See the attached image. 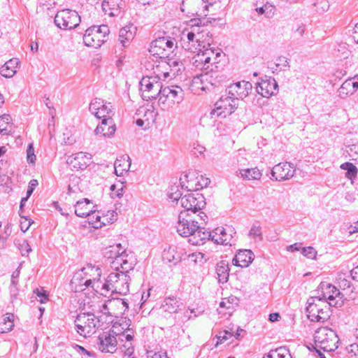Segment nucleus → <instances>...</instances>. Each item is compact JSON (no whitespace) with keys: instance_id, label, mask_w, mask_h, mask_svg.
<instances>
[{"instance_id":"obj_1","label":"nucleus","mask_w":358,"mask_h":358,"mask_svg":"<svg viewBox=\"0 0 358 358\" xmlns=\"http://www.w3.org/2000/svg\"><path fill=\"white\" fill-rule=\"evenodd\" d=\"M209 5L204 0H183L181 11L189 16H197L191 19L189 27L182 31L189 42L209 43V24L215 20V15L209 13Z\"/></svg>"},{"instance_id":"obj_2","label":"nucleus","mask_w":358,"mask_h":358,"mask_svg":"<svg viewBox=\"0 0 358 358\" xmlns=\"http://www.w3.org/2000/svg\"><path fill=\"white\" fill-rule=\"evenodd\" d=\"M122 263L124 264H127V261L124 260L122 257L115 259L113 264L115 265L120 264L122 270L119 271L118 267L116 266L117 270L108 275L106 282L103 285V288L106 291L125 295L129 290L130 278L127 275V268L124 267Z\"/></svg>"},{"instance_id":"obj_3","label":"nucleus","mask_w":358,"mask_h":358,"mask_svg":"<svg viewBox=\"0 0 358 358\" xmlns=\"http://www.w3.org/2000/svg\"><path fill=\"white\" fill-rule=\"evenodd\" d=\"M206 215L203 212L195 213L194 212H181L177 226L178 232L184 236L192 234L199 226L206 222Z\"/></svg>"},{"instance_id":"obj_4","label":"nucleus","mask_w":358,"mask_h":358,"mask_svg":"<svg viewBox=\"0 0 358 358\" xmlns=\"http://www.w3.org/2000/svg\"><path fill=\"white\" fill-rule=\"evenodd\" d=\"M308 317L313 322H324L330 315V306L320 296L311 297L306 308Z\"/></svg>"},{"instance_id":"obj_5","label":"nucleus","mask_w":358,"mask_h":358,"mask_svg":"<svg viewBox=\"0 0 358 358\" xmlns=\"http://www.w3.org/2000/svg\"><path fill=\"white\" fill-rule=\"evenodd\" d=\"M314 341L317 346L327 352L337 349L339 343L336 333L328 327L318 329L315 333Z\"/></svg>"},{"instance_id":"obj_6","label":"nucleus","mask_w":358,"mask_h":358,"mask_svg":"<svg viewBox=\"0 0 358 358\" xmlns=\"http://www.w3.org/2000/svg\"><path fill=\"white\" fill-rule=\"evenodd\" d=\"M108 34L109 29L106 25L91 27L83 36L84 43L87 47L98 48L104 43Z\"/></svg>"},{"instance_id":"obj_7","label":"nucleus","mask_w":358,"mask_h":358,"mask_svg":"<svg viewBox=\"0 0 358 358\" xmlns=\"http://www.w3.org/2000/svg\"><path fill=\"white\" fill-rule=\"evenodd\" d=\"M177 48L175 40L166 37H159L151 43L149 52L154 56L168 57Z\"/></svg>"},{"instance_id":"obj_8","label":"nucleus","mask_w":358,"mask_h":358,"mask_svg":"<svg viewBox=\"0 0 358 358\" xmlns=\"http://www.w3.org/2000/svg\"><path fill=\"white\" fill-rule=\"evenodd\" d=\"M212 38H210L209 43H199V45H203V49H200L193 57V64L194 66L203 71L206 64L208 60H213L216 57H222L220 50H215L210 47Z\"/></svg>"},{"instance_id":"obj_9","label":"nucleus","mask_w":358,"mask_h":358,"mask_svg":"<svg viewBox=\"0 0 358 358\" xmlns=\"http://www.w3.org/2000/svg\"><path fill=\"white\" fill-rule=\"evenodd\" d=\"M99 323V319L94 315L90 313H81L76 320L77 331L83 337H88L94 334Z\"/></svg>"},{"instance_id":"obj_10","label":"nucleus","mask_w":358,"mask_h":358,"mask_svg":"<svg viewBox=\"0 0 358 358\" xmlns=\"http://www.w3.org/2000/svg\"><path fill=\"white\" fill-rule=\"evenodd\" d=\"M140 85L141 96L147 101L156 99L160 95L163 88L159 79L155 76L143 77L140 82Z\"/></svg>"},{"instance_id":"obj_11","label":"nucleus","mask_w":358,"mask_h":358,"mask_svg":"<svg viewBox=\"0 0 358 358\" xmlns=\"http://www.w3.org/2000/svg\"><path fill=\"white\" fill-rule=\"evenodd\" d=\"M209 182L210 180L208 178L196 171L189 172L180 179L181 188L187 192H196L201 189L206 187Z\"/></svg>"},{"instance_id":"obj_12","label":"nucleus","mask_w":358,"mask_h":358,"mask_svg":"<svg viewBox=\"0 0 358 358\" xmlns=\"http://www.w3.org/2000/svg\"><path fill=\"white\" fill-rule=\"evenodd\" d=\"M55 21L60 29H71L79 25L80 17L75 10L66 9L57 13Z\"/></svg>"},{"instance_id":"obj_13","label":"nucleus","mask_w":358,"mask_h":358,"mask_svg":"<svg viewBox=\"0 0 358 358\" xmlns=\"http://www.w3.org/2000/svg\"><path fill=\"white\" fill-rule=\"evenodd\" d=\"M101 278L99 268L88 266L83 268L80 273L73 278L72 282L78 283L79 285H84L85 287L90 286L92 283L98 282Z\"/></svg>"},{"instance_id":"obj_14","label":"nucleus","mask_w":358,"mask_h":358,"mask_svg":"<svg viewBox=\"0 0 358 358\" xmlns=\"http://www.w3.org/2000/svg\"><path fill=\"white\" fill-rule=\"evenodd\" d=\"M117 220V213L114 210H108L106 213L94 210L87 217L90 226L99 229L103 226L113 223Z\"/></svg>"},{"instance_id":"obj_15","label":"nucleus","mask_w":358,"mask_h":358,"mask_svg":"<svg viewBox=\"0 0 358 358\" xmlns=\"http://www.w3.org/2000/svg\"><path fill=\"white\" fill-rule=\"evenodd\" d=\"M183 99V90L178 86L163 87L159 101L165 106H172L180 103Z\"/></svg>"},{"instance_id":"obj_16","label":"nucleus","mask_w":358,"mask_h":358,"mask_svg":"<svg viewBox=\"0 0 358 358\" xmlns=\"http://www.w3.org/2000/svg\"><path fill=\"white\" fill-rule=\"evenodd\" d=\"M181 205L185 208L183 212H194L199 213L205 206L203 196L200 193L188 194L181 198Z\"/></svg>"},{"instance_id":"obj_17","label":"nucleus","mask_w":358,"mask_h":358,"mask_svg":"<svg viewBox=\"0 0 358 358\" xmlns=\"http://www.w3.org/2000/svg\"><path fill=\"white\" fill-rule=\"evenodd\" d=\"M92 162V155L86 152H79L67 157L66 164L73 171L86 169Z\"/></svg>"},{"instance_id":"obj_18","label":"nucleus","mask_w":358,"mask_h":358,"mask_svg":"<svg viewBox=\"0 0 358 358\" xmlns=\"http://www.w3.org/2000/svg\"><path fill=\"white\" fill-rule=\"evenodd\" d=\"M117 327L114 325L108 334H103L99 337V350L106 352H114L117 349Z\"/></svg>"},{"instance_id":"obj_19","label":"nucleus","mask_w":358,"mask_h":358,"mask_svg":"<svg viewBox=\"0 0 358 358\" xmlns=\"http://www.w3.org/2000/svg\"><path fill=\"white\" fill-rule=\"evenodd\" d=\"M237 107L235 99L230 96L222 97L215 103V113L217 116L226 117L231 115Z\"/></svg>"},{"instance_id":"obj_20","label":"nucleus","mask_w":358,"mask_h":358,"mask_svg":"<svg viewBox=\"0 0 358 358\" xmlns=\"http://www.w3.org/2000/svg\"><path fill=\"white\" fill-rule=\"evenodd\" d=\"M252 90V84L245 80H242L231 84L229 87V94L234 99H243L246 98Z\"/></svg>"},{"instance_id":"obj_21","label":"nucleus","mask_w":358,"mask_h":358,"mask_svg":"<svg viewBox=\"0 0 358 358\" xmlns=\"http://www.w3.org/2000/svg\"><path fill=\"white\" fill-rule=\"evenodd\" d=\"M90 110L99 119L112 118L113 110L111 106L103 103L101 99L93 101L90 105Z\"/></svg>"},{"instance_id":"obj_22","label":"nucleus","mask_w":358,"mask_h":358,"mask_svg":"<svg viewBox=\"0 0 358 358\" xmlns=\"http://www.w3.org/2000/svg\"><path fill=\"white\" fill-rule=\"evenodd\" d=\"M257 91L263 97L268 98L278 91V84L274 78H265L258 83Z\"/></svg>"},{"instance_id":"obj_23","label":"nucleus","mask_w":358,"mask_h":358,"mask_svg":"<svg viewBox=\"0 0 358 358\" xmlns=\"http://www.w3.org/2000/svg\"><path fill=\"white\" fill-rule=\"evenodd\" d=\"M294 173V167L287 162L280 163L272 169V176L276 180H287Z\"/></svg>"},{"instance_id":"obj_24","label":"nucleus","mask_w":358,"mask_h":358,"mask_svg":"<svg viewBox=\"0 0 358 358\" xmlns=\"http://www.w3.org/2000/svg\"><path fill=\"white\" fill-rule=\"evenodd\" d=\"M318 292H320L319 296L321 297V299H325L326 301H328L329 306L340 295L339 290L335 286L326 282H322L320 284Z\"/></svg>"},{"instance_id":"obj_25","label":"nucleus","mask_w":358,"mask_h":358,"mask_svg":"<svg viewBox=\"0 0 358 358\" xmlns=\"http://www.w3.org/2000/svg\"><path fill=\"white\" fill-rule=\"evenodd\" d=\"M116 131L115 124L112 118L102 120L101 123L99 124L96 129V135L100 137H110L113 136Z\"/></svg>"},{"instance_id":"obj_26","label":"nucleus","mask_w":358,"mask_h":358,"mask_svg":"<svg viewBox=\"0 0 358 358\" xmlns=\"http://www.w3.org/2000/svg\"><path fill=\"white\" fill-rule=\"evenodd\" d=\"M96 206L92 201L87 199L78 201L75 205V213L81 217H88L93 213Z\"/></svg>"},{"instance_id":"obj_27","label":"nucleus","mask_w":358,"mask_h":358,"mask_svg":"<svg viewBox=\"0 0 358 358\" xmlns=\"http://www.w3.org/2000/svg\"><path fill=\"white\" fill-rule=\"evenodd\" d=\"M210 238L217 244L227 245L232 238V234L222 227H217L210 232Z\"/></svg>"},{"instance_id":"obj_28","label":"nucleus","mask_w":358,"mask_h":358,"mask_svg":"<svg viewBox=\"0 0 358 358\" xmlns=\"http://www.w3.org/2000/svg\"><path fill=\"white\" fill-rule=\"evenodd\" d=\"M254 255L249 250H240L233 259L234 265L241 268L248 267L253 261Z\"/></svg>"},{"instance_id":"obj_29","label":"nucleus","mask_w":358,"mask_h":358,"mask_svg":"<svg viewBox=\"0 0 358 358\" xmlns=\"http://www.w3.org/2000/svg\"><path fill=\"white\" fill-rule=\"evenodd\" d=\"M123 301L119 299H113L108 300L103 305V313L110 316H116L123 307Z\"/></svg>"},{"instance_id":"obj_30","label":"nucleus","mask_w":358,"mask_h":358,"mask_svg":"<svg viewBox=\"0 0 358 358\" xmlns=\"http://www.w3.org/2000/svg\"><path fill=\"white\" fill-rule=\"evenodd\" d=\"M123 6V0H104L102 3L103 11L110 16L119 14Z\"/></svg>"},{"instance_id":"obj_31","label":"nucleus","mask_w":358,"mask_h":358,"mask_svg":"<svg viewBox=\"0 0 358 358\" xmlns=\"http://www.w3.org/2000/svg\"><path fill=\"white\" fill-rule=\"evenodd\" d=\"M131 166V159L128 155L120 156L115 162V173L117 176H123Z\"/></svg>"},{"instance_id":"obj_32","label":"nucleus","mask_w":358,"mask_h":358,"mask_svg":"<svg viewBox=\"0 0 358 358\" xmlns=\"http://www.w3.org/2000/svg\"><path fill=\"white\" fill-rule=\"evenodd\" d=\"M358 90V76L346 80L339 89L340 96L353 94Z\"/></svg>"},{"instance_id":"obj_33","label":"nucleus","mask_w":358,"mask_h":358,"mask_svg":"<svg viewBox=\"0 0 358 358\" xmlns=\"http://www.w3.org/2000/svg\"><path fill=\"white\" fill-rule=\"evenodd\" d=\"M189 236V243L192 245H200L203 244L206 240L210 238V233L206 231L201 226H199V229H196Z\"/></svg>"},{"instance_id":"obj_34","label":"nucleus","mask_w":358,"mask_h":358,"mask_svg":"<svg viewBox=\"0 0 358 358\" xmlns=\"http://www.w3.org/2000/svg\"><path fill=\"white\" fill-rule=\"evenodd\" d=\"M169 66L167 60L162 59L157 64L153 66V73L158 79L170 78Z\"/></svg>"},{"instance_id":"obj_35","label":"nucleus","mask_w":358,"mask_h":358,"mask_svg":"<svg viewBox=\"0 0 358 358\" xmlns=\"http://www.w3.org/2000/svg\"><path fill=\"white\" fill-rule=\"evenodd\" d=\"M237 306V299L234 296L224 298L220 303V313L231 315Z\"/></svg>"},{"instance_id":"obj_36","label":"nucleus","mask_w":358,"mask_h":358,"mask_svg":"<svg viewBox=\"0 0 358 358\" xmlns=\"http://www.w3.org/2000/svg\"><path fill=\"white\" fill-rule=\"evenodd\" d=\"M19 62L17 59H11L6 62L1 68V73L6 78L13 77L17 71Z\"/></svg>"},{"instance_id":"obj_37","label":"nucleus","mask_w":358,"mask_h":358,"mask_svg":"<svg viewBox=\"0 0 358 358\" xmlns=\"http://www.w3.org/2000/svg\"><path fill=\"white\" fill-rule=\"evenodd\" d=\"M14 327V315L7 313L0 317V333L5 334L10 331Z\"/></svg>"},{"instance_id":"obj_38","label":"nucleus","mask_w":358,"mask_h":358,"mask_svg":"<svg viewBox=\"0 0 358 358\" xmlns=\"http://www.w3.org/2000/svg\"><path fill=\"white\" fill-rule=\"evenodd\" d=\"M217 274L220 282H226L229 276V268L228 264L224 262H220L216 268Z\"/></svg>"},{"instance_id":"obj_39","label":"nucleus","mask_w":358,"mask_h":358,"mask_svg":"<svg viewBox=\"0 0 358 358\" xmlns=\"http://www.w3.org/2000/svg\"><path fill=\"white\" fill-rule=\"evenodd\" d=\"M167 62L169 66L170 79H172L181 73L183 64L180 61L174 59H169Z\"/></svg>"},{"instance_id":"obj_40","label":"nucleus","mask_w":358,"mask_h":358,"mask_svg":"<svg viewBox=\"0 0 358 358\" xmlns=\"http://www.w3.org/2000/svg\"><path fill=\"white\" fill-rule=\"evenodd\" d=\"M263 358H292V356L287 348L281 347L271 350Z\"/></svg>"},{"instance_id":"obj_41","label":"nucleus","mask_w":358,"mask_h":358,"mask_svg":"<svg viewBox=\"0 0 358 358\" xmlns=\"http://www.w3.org/2000/svg\"><path fill=\"white\" fill-rule=\"evenodd\" d=\"M287 61L285 57H278L269 63V68L273 73L282 71L287 66Z\"/></svg>"},{"instance_id":"obj_42","label":"nucleus","mask_w":358,"mask_h":358,"mask_svg":"<svg viewBox=\"0 0 358 358\" xmlns=\"http://www.w3.org/2000/svg\"><path fill=\"white\" fill-rule=\"evenodd\" d=\"M180 305V302L176 298L168 297L165 299L162 304L164 311L168 313H176Z\"/></svg>"},{"instance_id":"obj_43","label":"nucleus","mask_w":358,"mask_h":358,"mask_svg":"<svg viewBox=\"0 0 358 358\" xmlns=\"http://www.w3.org/2000/svg\"><path fill=\"white\" fill-rule=\"evenodd\" d=\"M205 259L203 258V254L198 252V253H193L188 256V258L187 259V265L189 267L195 268L196 266H200L203 264H204Z\"/></svg>"},{"instance_id":"obj_44","label":"nucleus","mask_w":358,"mask_h":358,"mask_svg":"<svg viewBox=\"0 0 358 358\" xmlns=\"http://www.w3.org/2000/svg\"><path fill=\"white\" fill-rule=\"evenodd\" d=\"M242 178L247 180H259L262 177V173L257 168H251L241 170Z\"/></svg>"},{"instance_id":"obj_45","label":"nucleus","mask_w":358,"mask_h":358,"mask_svg":"<svg viewBox=\"0 0 358 358\" xmlns=\"http://www.w3.org/2000/svg\"><path fill=\"white\" fill-rule=\"evenodd\" d=\"M11 117L9 115L4 114L0 116V133L9 134V128L11 127Z\"/></svg>"},{"instance_id":"obj_46","label":"nucleus","mask_w":358,"mask_h":358,"mask_svg":"<svg viewBox=\"0 0 358 358\" xmlns=\"http://www.w3.org/2000/svg\"><path fill=\"white\" fill-rule=\"evenodd\" d=\"M345 158H348L352 161L358 162V144H352L346 148L343 152Z\"/></svg>"},{"instance_id":"obj_47","label":"nucleus","mask_w":358,"mask_h":358,"mask_svg":"<svg viewBox=\"0 0 358 358\" xmlns=\"http://www.w3.org/2000/svg\"><path fill=\"white\" fill-rule=\"evenodd\" d=\"M234 338V329L231 328L229 330H224L222 332H220L217 336V343L215 345H218L220 344L224 343L225 341H232Z\"/></svg>"},{"instance_id":"obj_48","label":"nucleus","mask_w":358,"mask_h":358,"mask_svg":"<svg viewBox=\"0 0 358 358\" xmlns=\"http://www.w3.org/2000/svg\"><path fill=\"white\" fill-rule=\"evenodd\" d=\"M255 10L258 15H264L266 17H272L275 13V7L269 3H266L261 7H257Z\"/></svg>"},{"instance_id":"obj_49","label":"nucleus","mask_w":358,"mask_h":358,"mask_svg":"<svg viewBox=\"0 0 358 358\" xmlns=\"http://www.w3.org/2000/svg\"><path fill=\"white\" fill-rule=\"evenodd\" d=\"M220 57H216L213 60H208L205 65L206 69H204L203 72L208 74L216 71L218 69V64L220 63Z\"/></svg>"},{"instance_id":"obj_50","label":"nucleus","mask_w":358,"mask_h":358,"mask_svg":"<svg viewBox=\"0 0 358 358\" xmlns=\"http://www.w3.org/2000/svg\"><path fill=\"white\" fill-rule=\"evenodd\" d=\"M341 168L347 171L346 176L348 178L355 177L357 173V169L355 165L350 162H345L341 165Z\"/></svg>"},{"instance_id":"obj_51","label":"nucleus","mask_w":358,"mask_h":358,"mask_svg":"<svg viewBox=\"0 0 358 358\" xmlns=\"http://www.w3.org/2000/svg\"><path fill=\"white\" fill-rule=\"evenodd\" d=\"M111 196L112 197H121L123 195V184L117 182V184L110 186Z\"/></svg>"},{"instance_id":"obj_52","label":"nucleus","mask_w":358,"mask_h":358,"mask_svg":"<svg viewBox=\"0 0 358 358\" xmlns=\"http://www.w3.org/2000/svg\"><path fill=\"white\" fill-rule=\"evenodd\" d=\"M34 294H35L37 296L39 297V301L41 303H45L49 300V295L46 290L44 288H36L34 290Z\"/></svg>"},{"instance_id":"obj_53","label":"nucleus","mask_w":358,"mask_h":358,"mask_svg":"<svg viewBox=\"0 0 358 358\" xmlns=\"http://www.w3.org/2000/svg\"><path fill=\"white\" fill-rule=\"evenodd\" d=\"M207 78L206 76H200L195 77L192 82V87L201 89V90H205L206 88V86H204L203 85V82L204 80H206Z\"/></svg>"},{"instance_id":"obj_54","label":"nucleus","mask_w":358,"mask_h":358,"mask_svg":"<svg viewBox=\"0 0 358 358\" xmlns=\"http://www.w3.org/2000/svg\"><path fill=\"white\" fill-rule=\"evenodd\" d=\"M34 224V221L25 216H21L20 219V227L22 232H26L31 225Z\"/></svg>"},{"instance_id":"obj_55","label":"nucleus","mask_w":358,"mask_h":358,"mask_svg":"<svg viewBox=\"0 0 358 358\" xmlns=\"http://www.w3.org/2000/svg\"><path fill=\"white\" fill-rule=\"evenodd\" d=\"M27 161L31 164H34L36 160V156L34 154V150L32 143H30L28 145L27 150Z\"/></svg>"},{"instance_id":"obj_56","label":"nucleus","mask_w":358,"mask_h":358,"mask_svg":"<svg viewBox=\"0 0 358 358\" xmlns=\"http://www.w3.org/2000/svg\"><path fill=\"white\" fill-rule=\"evenodd\" d=\"M302 253L309 259H315L317 255V252L312 247L303 248L302 250Z\"/></svg>"},{"instance_id":"obj_57","label":"nucleus","mask_w":358,"mask_h":358,"mask_svg":"<svg viewBox=\"0 0 358 358\" xmlns=\"http://www.w3.org/2000/svg\"><path fill=\"white\" fill-rule=\"evenodd\" d=\"M120 348L124 355L129 357H130L134 352V347L131 342H125L124 344L120 346Z\"/></svg>"},{"instance_id":"obj_58","label":"nucleus","mask_w":358,"mask_h":358,"mask_svg":"<svg viewBox=\"0 0 358 358\" xmlns=\"http://www.w3.org/2000/svg\"><path fill=\"white\" fill-rule=\"evenodd\" d=\"M182 193L178 189V186H173L171 188V192L169 193V197L173 201H178L179 199H181Z\"/></svg>"},{"instance_id":"obj_59","label":"nucleus","mask_w":358,"mask_h":358,"mask_svg":"<svg viewBox=\"0 0 358 358\" xmlns=\"http://www.w3.org/2000/svg\"><path fill=\"white\" fill-rule=\"evenodd\" d=\"M163 258L164 260L171 262L176 259V252L174 250L169 249L165 250L163 254Z\"/></svg>"},{"instance_id":"obj_60","label":"nucleus","mask_w":358,"mask_h":358,"mask_svg":"<svg viewBox=\"0 0 358 358\" xmlns=\"http://www.w3.org/2000/svg\"><path fill=\"white\" fill-rule=\"evenodd\" d=\"M348 353L350 355V358H358V345L357 344H352L348 348Z\"/></svg>"},{"instance_id":"obj_61","label":"nucleus","mask_w":358,"mask_h":358,"mask_svg":"<svg viewBox=\"0 0 358 358\" xmlns=\"http://www.w3.org/2000/svg\"><path fill=\"white\" fill-rule=\"evenodd\" d=\"M148 358H167L166 352H148Z\"/></svg>"},{"instance_id":"obj_62","label":"nucleus","mask_w":358,"mask_h":358,"mask_svg":"<svg viewBox=\"0 0 358 358\" xmlns=\"http://www.w3.org/2000/svg\"><path fill=\"white\" fill-rule=\"evenodd\" d=\"M20 250L22 255H28L31 250L30 245L26 241H24L22 244L20 245Z\"/></svg>"},{"instance_id":"obj_63","label":"nucleus","mask_w":358,"mask_h":358,"mask_svg":"<svg viewBox=\"0 0 358 358\" xmlns=\"http://www.w3.org/2000/svg\"><path fill=\"white\" fill-rule=\"evenodd\" d=\"M117 336H118V340H120L122 342L125 341V342L132 343L133 338H134V336L130 334H120L118 333H117Z\"/></svg>"},{"instance_id":"obj_64","label":"nucleus","mask_w":358,"mask_h":358,"mask_svg":"<svg viewBox=\"0 0 358 358\" xmlns=\"http://www.w3.org/2000/svg\"><path fill=\"white\" fill-rule=\"evenodd\" d=\"M124 36H126V40H129L133 37V34L131 32L127 31L126 28H123L120 31V37L123 38Z\"/></svg>"}]
</instances>
